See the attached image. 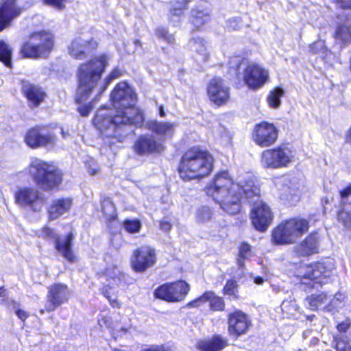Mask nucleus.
I'll return each instance as SVG.
<instances>
[{"mask_svg": "<svg viewBox=\"0 0 351 351\" xmlns=\"http://www.w3.org/2000/svg\"><path fill=\"white\" fill-rule=\"evenodd\" d=\"M116 109L101 108L93 119L95 126L101 134L118 141L132 132L130 125L140 127L144 121L142 112L135 108L136 95L127 83H119L110 96Z\"/></svg>", "mask_w": 351, "mask_h": 351, "instance_id": "f257e3e1", "label": "nucleus"}, {"mask_svg": "<svg viewBox=\"0 0 351 351\" xmlns=\"http://www.w3.org/2000/svg\"><path fill=\"white\" fill-rule=\"evenodd\" d=\"M206 192L230 215H236L240 211L242 199L253 202L261 197L260 189L252 180L234 183L227 171L217 173Z\"/></svg>", "mask_w": 351, "mask_h": 351, "instance_id": "f03ea898", "label": "nucleus"}, {"mask_svg": "<svg viewBox=\"0 0 351 351\" xmlns=\"http://www.w3.org/2000/svg\"><path fill=\"white\" fill-rule=\"evenodd\" d=\"M214 159L207 151L193 147L185 152L181 158L178 172L184 180L202 178L210 173Z\"/></svg>", "mask_w": 351, "mask_h": 351, "instance_id": "7ed1b4c3", "label": "nucleus"}, {"mask_svg": "<svg viewBox=\"0 0 351 351\" xmlns=\"http://www.w3.org/2000/svg\"><path fill=\"white\" fill-rule=\"evenodd\" d=\"M108 65V57L105 55L82 64L77 72L79 86L76 92V102L86 101L92 91L96 88L105 68Z\"/></svg>", "mask_w": 351, "mask_h": 351, "instance_id": "20e7f679", "label": "nucleus"}, {"mask_svg": "<svg viewBox=\"0 0 351 351\" xmlns=\"http://www.w3.org/2000/svg\"><path fill=\"white\" fill-rule=\"evenodd\" d=\"M28 173L43 191H50L62 182V172L54 165L38 158H33L28 166Z\"/></svg>", "mask_w": 351, "mask_h": 351, "instance_id": "39448f33", "label": "nucleus"}, {"mask_svg": "<svg viewBox=\"0 0 351 351\" xmlns=\"http://www.w3.org/2000/svg\"><path fill=\"white\" fill-rule=\"evenodd\" d=\"M308 221L304 219H290L273 230L272 239L277 244L293 243L308 231Z\"/></svg>", "mask_w": 351, "mask_h": 351, "instance_id": "423d86ee", "label": "nucleus"}, {"mask_svg": "<svg viewBox=\"0 0 351 351\" xmlns=\"http://www.w3.org/2000/svg\"><path fill=\"white\" fill-rule=\"evenodd\" d=\"M53 35L47 31L35 32L30 35L28 41L23 45L21 53L28 58H45L52 50Z\"/></svg>", "mask_w": 351, "mask_h": 351, "instance_id": "0eeeda50", "label": "nucleus"}, {"mask_svg": "<svg viewBox=\"0 0 351 351\" xmlns=\"http://www.w3.org/2000/svg\"><path fill=\"white\" fill-rule=\"evenodd\" d=\"M293 152L286 145H280L263 152L261 163L264 168L276 169L286 167L293 159Z\"/></svg>", "mask_w": 351, "mask_h": 351, "instance_id": "6e6552de", "label": "nucleus"}, {"mask_svg": "<svg viewBox=\"0 0 351 351\" xmlns=\"http://www.w3.org/2000/svg\"><path fill=\"white\" fill-rule=\"evenodd\" d=\"M14 197L17 204L34 212L40 211L46 201L44 195L32 187L19 189L15 193Z\"/></svg>", "mask_w": 351, "mask_h": 351, "instance_id": "1a4fd4ad", "label": "nucleus"}, {"mask_svg": "<svg viewBox=\"0 0 351 351\" xmlns=\"http://www.w3.org/2000/svg\"><path fill=\"white\" fill-rule=\"evenodd\" d=\"M25 143L31 148L53 147L57 142V137L45 126L36 125L29 130L25 136Z\"/></svg>", "mask_w": 351, "mask_h": 351, "instance_id": "9d476101", "label": "nucleus"}, {"mask_svg": "<svg viewBox=\"0 0 351 351\" xmlns=\"http://www.w3.org/2000/svg\"><path fill=\"white\" fill-rule=\"evenodd\" d=\"M39 237L47 240L55 241L56 249L68 261L74 262L76 257L72 251V241L73 234L69 233L63 238H60L55 231L48 227H44L39 233Z\"/></svg>", "mask_w": 351, "mask_h": 351, "instance_id": "9b49d317", "label": "nucleus"}, {"mask_svg": "<svg viewBox=\"0 0 351 351\" xmlns=\"http://www.w3.org/2000/svg\"><path fill=\"white\" fill-rule=\"evenodd\" d=\"M190 289L188 283L179 280L173 283L164 284L157 288L154 292L156 298L169 302L182 301Z\"/></svg>", "mask_w": 351, "mask_h": 351, "instance_id": "f8f14e48", "label": "nucleus"}, {"mask_svg": "<svg viewBox=\"0 0 351 351\" xmlns=\"http://www.w3.org/2000/svg\"><path fill=\"white\" fill-rule=\"evenodd\" d=\"M70 296V291L66 285L61 283H55L48 287L47 302L40 313H50L62 304L67 302Z\"/></svg>", "mask_w": 351, "mask_h": 351, "instance_id": "ddd939ff", "label": "nucleus"}, {"mask_svg": "<svg viewBox=\"0 0 351 351\" xmlns=\"http://www.w3.org/2000/svg\"><path fill=\"white\" fill-rule=\"evenodd\" d=\"M248 203L253 204L251 210L252 225L256 230L265 232L271 223L274 217L270 208L262 201H259V199Z\"/></svg>", "mask_w": 351, "mask_h": 351, "instance_id": "4468645a", "label": "nucleus"}, {"mask_svg": "<svg viewBox=\"0 0 351 351\" xmlns=\"http://www.w3.org/2000/svg\"><path fill=\"white\" fill-rule=\"evenodd\" d=\"M156 261V252L149 246H142L133 252L131 265L136 272H144Z\"/></svg>", "mask_w": 351, "mask_h": 351, "instance_id": "2eb2a0df", "label": "nucleus"}, {"mask_svg": "<svg viewBox=\"0 0 351 351\" xmlns=\"http://www.w3.org/2000/svg\"><path fill=\"white\" fill-rule=\"evenodd\" d=\"M278 136V130L274 124L262 122L254 128L252 138L256 145L265 147L274 145Z\"/></svg>", "mask_w": 351, "mask_h": 351, "instance_id": "dca6fc26", "label": "nucleus"}, {"mask_svg": "<svg viewBox=\"0 0 351 351\" xmlns=\"http://www.w3.org/2000/svg\"><path fill=\"white\" fill-rule=\"evenodd\" d=\"M243 77L249 88L256 89L266 83L269 79V73L258 64L249 63L244 69Z\"/></svg>", "mask_w": 351, "mask_h": 351, "instance_id": "f3484780", "label": "nucleus"}, {"mask_svg": "<svg viewBox=\"0 0 351 351\" xmlns=\"http://www.w3.org/2000/svg\"><path fill=\"white\" fill-rule=\"evenodd\" d=\"M334 269L333 264L330 262L316 263L306 267V271L304 274L306 278L313 281L312 287H316L317 285L321 286L326 283L324 279L329 278Z\"/></svg>", "mask_w": 351, "mask_h": 351, "instance_id": "a211bd4d", "label": "nucleus"}, {"mask_svg": "<svg viewBox=\"0 0 351 351\" xmlns=\"http://www.w3.org/2000/svg\"><path fill=\"white\" fill-rule=\"evenodd\" d=\"M228 324L229 335L234 337H238L247 331L251 326V321L243 312L236 311L228 315Z\"/></svg>", "mask_w": 351, "mask_h": 351, "instance_id": "6ab92c4d", "label": "nucleus"}, {"mask_svg": "<svg viewBox=\"0 0 351 351\" xmlns=\"http://www.w3.org/2000/svg\"><path fill=\"white\" fill-rule=\"evenodd\" d=\"M165 149L162 143L157 141L152 134L140 136L134 144V151L138 155L161 153Z\"/></svg>", "mask_w": 351, "mask_h": 351, "instance_id": "aec40b11", "label": "nucleus"}, {"mask_svg": "<svg viewBox=\"0 0 351 351\" xmlns=\"http://www.w3.org/2000/svg\"><path fill=\"white\" fill-rule=\"evenodd\" d=\"M207 91L210 99L218 106L226 103L230 97L229 87L219 77L210 81Z\"/></svg>", "mask_w": 351, "mask_h": 351, "instance_id": "412c9836", "label": "nucleus"}, {"mask_svg": "<svg viewBox=\"0 0 351 351\" xmlns=\"http://www.w3.org/2000/svg\"><path fill=\"white\" fill-rule=\"evenodd\" d=\"M0 32L8 27L11 22L18 17L22 9L16 3V0H0Z\"/></svg>", "mask_w": 351, "mask_h": 351, "instance_id": "4be33fe9", "label": "nucleus"}, {"mask_svg": "<svg viewBox=\"0 0 351 351\" xmlns=\"http://www.w3.org/2000/svg\"><path fill=\"white\" fill-rule=\"evenodd\" d=\"M97 47V43L91 38L86 40L82 37L75 38L69 47V54L76 59H84Z\"/></svg>", "mask_w": 351, "mask_h": 351, "instance_id": "5701e85b", "label": "nucleus"}, {"mask_svg": "<svg viewBox=\"0 0 351 351\" xmlns=\"http://www.w3.org/2000/svg\"><path fill=\"white\" fill-rule=\"evenodd\" d=\"M106 276L110 278L112 280L109 284L104 286L101 290L102 294L105 298H106L111 305L112 306H116L118 305V301L114 298H112V295H110V291L112 289V286H123L125 281V275L121 272L117 267H114L112 269H107Z\"/></svg>", "mask_w": 351, "mask_h": 351, "instance_id": "b1692460", "label": "nucleus"}, {"mask_svg": "<svg viewBox=\"0 0 351 351\" xmlns=\"http://www.w3.org/2000/svg\"><path fill=\"white\" fill-rule=\"evenodd\" d=\"M208 302L210 308L212 311H223L225 308V302L223 300L216 295L213 291H206L198 298L189 302L188 307H198L203 304Z\"/></svg>", "mask_w": 351, "mask_h": 351, "instance_id": "393cba45", "label": "nucleus"}, {"mask_svg": "<svg viewBox=\"0 0 351 351\" xmlns=\"http://www.w3.org/2000/svg\"><path fill=\"white\" fill-rule=\"evenodd\" d=\"M176 126L175 123L156 120H152L146 123L147 128L159 135L162 141L173 136Z\"/></svg>", "mask_w": 351, "mask_h": 351, "instance_id": "a878e982", "label": "nucleus"}, {"mask_svg": "<svg viewBox=\"0 0 351 351\" xmlns=\"http://www.w3.org/2000/svg\"><path fill=\"white\" fill-rule=\"evenodd\" d=\"M22 91L29 102V105L34 108L38 106L45 97V93L41 88L29 82H22Z\"/></svg>", "mask_w": 351, "mask_h": 351, "instance_id": "bb28decb", "label": "nucleus"}, {"mask_svg": "<svg viewBox=\"0 0 351 351\" xmlns=\"http://www.w3.org/2000/svg\"><path fill=\"white\" fill-rule=\"evenodd\" d=\"M319 236L310 234L300 245L295 247V252L302 256H309L318 252Z\"/></svg>", "mask_w": 351, "mask_h": 351, "instance_id": "cd10ccee", "label": "nucleus"}, {"mask_svg": "<svg viewBox=\"0 0 351 351\" xmlns=\"http://www.w3.org/2000/svg\"><path fill=\"white\" fill-rule=\"evenodd\" d=\"M72 205V199L69 197L53 199L49 208V218L54 220L67 213Z\"/></svg>", "mask_w": 351, "mask_h": 351, "instance_id": "c85d7f7f", "label": "nucleus"}, {"mask_svg": "<svg viewBox=\"0 0 351 351\" xmlns=\"http://www.w3.org/2000/svg\"><path fill=\"white\" fill-rule=\"evenodd\" d=\"M189 49L196 53L197 59L199 61H206L208 57L206 43L202 38H192L188 43Z\"/></svg>", "mask_w": 351, "mask_h": 351, "instance_id": "c756f323", "label": "nucleus"}, {"mask_svg": "<svg viewBox=\"0 0 351 351\" xmlns=\"http://www.w3.org/2000/svg\"><path fill=\"white\" fill-rule=\"evenodd\" d=\"M226 345V341L220 337H215L211 339L199 341L197 347L201 351H220Z\"/></svg>", "mask_w": 351, "mask_h": 351, "instance_id": "7c9ffc66", "label": "nucleus"}, {"mask_svg": "<svg viewBox=\"0 0 351 351\" xmlns=\"http://www.w3.org/2000/svg\"><path fill=\"white\" fill-rule=\"evenodd\" d=\"M210 20V10L198 5L191 10V21L194 26L200 27Z\"/></svg>", "mask_w": 351, "mask_h": 351, "instance_id": "2f4dec72", "label": "nucleus"}, {"mask_svg": "<svg viewBox=\"0 0 351 351\" xmlns=\"http://www.w3.org/2000/svg\"><path fill=\"white\" fill-rule=\"evenodd\" d=\"M335 38L343 44L351 41V19L346 21L337 27Z\"/></svg>", "mask_w": 351, "mask_h": 351, "instance_id": "473e14b6", "label": "nucleus"}, {"mask_svg": "<svg viewBox=\"0 0 351 351\" xmlns=\"http://www.w3.org/2000/svg\"><path fill=\"white\" fill-rule=\"evenodd\" d=\"M327 300L325 293L312 294L305 299V306L311 311H317Z\"/></svg>", "mask_w": 351, "mask_h": 351, "instance_id": "72a5a7b5", "label": "nucleus"}, {"mask_svg": "<svg viewBox=\"0 0 351 351\" xmlns=\"http://www.w3.org/2000/svg\"><path fill=\"white\" fill-rule=\"evenodd\" d=\"M187 1L186 0H176L173 2L172 8L170 10V20L173 23H177L180 17L183 14V10L186 8Z\"/></svg>", "mask_w": 351, "mask_h": 351, "instance_id": "f704fd0d", "label": "nucleus"}, {"mask_svg": "<svg viewBox=\"0 0 351 351\" xmlns=\"http://www.w3.org/2000/svg\"><path fill=\"white\" fill-rule=\"evenodd\" d=\"M337 220L346 228L351 230V204L342 206L337 213Z\"/></svg>", "mask_w": 351, "mask_h": 351, "instance_id": "c9c22d12", "label": "nucleus"}, {"mask_svg": "<svg viewBox=\"0 0 351 351\" xmlns=\"http://www.w3.org/2000/svg\"><path fill=\"white\" fill-rule=\"evenodd\" d=\"M12 49L3 40H0V61L9 67L12 64Z\"/></svg>", "mask_w": 351, "mask_h": 351, "instance_id": "e433bc0d", "label": "nucleus"}, {"mask_svg": "<svg viewBox=\"0 0 351 351\" xmlns=\"http://www.w3.org/2000/svg\"><path fill=\"white\" fill-rule=\"evenodd\" d=\"M284 95V90L281 88H276L271 90L267 97V102L272 108H278L281 104L280 97Z\"/></svg>", "mask_w": 351, "mask_h": 351, "instance_id": "4c0bfd02", "label": "nucleus"}, {"mask_svg": "<svg viewBox=\"0 0 351 351\" xmlns=\"http://www.w3.org/2000/svg\"><path fill=\"white\" fill-rule=\"evenodd\" d=\"M101 209L103 213L109 219H114L116 215V210L114 204L109 198L104 199L101 202Z\"/></svg>", "mask_w": 351, "mask_h": 351, "instance_id": "58836bf2", "label": "nucleus"}, {"mask_svg": "<svg viewBox=\"0 0 351 351\" xmlns=\"http://www.w3.org/2000/svg\"><path fill=\"white\" fill-rule=\"evenodd\" d=\"M123 73V71L122 69L119 68L114 69L105 79L102 86L99 88V95L101 94L114 80L118 79L122 76Z\"/></svg>", "mask_w": 351, "mask_h": 351, "instance_id": "ea45409f", "label": "nucleus"}, {"mask_svg": "<svg viewBox=\"0 0 351 351\" xmlns=\"http://www.w3.org/2000/svg\"><path fill=\"white\" fill-rule=\"evenodd\" d=\"M332 344L337 351H351V346L348 341V338L343 335L335 336Z\"/></svg>", "mask_w": 351, "mask_h": 351, "instance_id": "a19ab883", "label": "nucleus"}, {"mask_svg": "<svg viewBox=\"0 0 351 351\" xmlns=\"http://www.w3.org/2000/svg\"><path fill=\"white\" fill-rule=\"evenodd\" d=\"M212 217V212L209 207L202 206L196 212V219L199 223H204L209 221Z\"/></svg>", "mask_w": 351, "mask_h": 351, "instance_id": "79ce46f5", "label": "nucleus"}, {"mask_svg": "<svg viewBox=\"0 0 351 351\" xmlns=\"http://www.w3.org/2000/svg\"><path fill=\"white\" fill-rule=\"evenodd\" d=\"M123 228L129 233H137L141 228V223L138 219H125L123 221Z\"/></svg>", "mask_w": 351, "mask_h": 351, "instance_id": "37998d69", "label": "nucleus"}, {"mask_svg": "<svg viewBox=\"0 0 351 351\" xmlns=\"http://www.w3.org/2000/svg\"><path fill=\"white\" fill-rule=\"evenodd\" d=\"M281 309L282 311L289 315H292L295 312L299 311L300 306L296 304L294 300H285L281 304Z\"/></svg>", "mask_w": 351, "mask_h": 351, "instance_id": "c03bdc74", "label": "nucleus"}, {"mask_svg": "<svg viewBox=\"0 0 351 351\" xmlns=\"http://www.w3.org/2000/svg\"><path fill=\"white\" fill-rule=\"evenodd\" d=\"M344 296L341 293H337L330 303L325 306L324 309L328 312H332L337 309L343 301Z\"/></svg>", "mask_w": 351, "mask_h": 351, "instance_id": "a18cd8bd", "label": "nucleus"}, {"mask_svg": "<svg viewBox=\"0 0 351 351\" xmlns=\"http://www.w3.org/2000/svg\"><path fill=\"white\" fill-rule=\"evenodd\" d=\"M156 36L163 40L164 41L173 44L175 41L173 36L168 32V31L163 27H158L156 29Z\"/></svg>", "mask_w": 351, "mask_h": 351, "instance_id": "49530a36", "label": "nucleus"}, {"mask_svg": "<svg viewBox=\"0 0 351 351\" xmlns=\"http://www.w3.org/2000/svg\"><path fill=\"white\" fill-rule=\"evenodd\" d=\"M280 198L290 204H293L299 201L298 195L292 193L289 188L285 189V192L280 194Z\"/></svg>", "mask_w": 351, "mask_h": 351, "instance_id": "de8ad7c7", "label": "nucleus"}, {"mask_svg": "<svg viewBox=\"0 0 351 351\" xmlns=\"http://www.w3.org/2000/svg\"><path fill=\"white\" fill-rule=\"evenodd\" d=\"M237 283L234 280H228L226 282V284L223 288V293L226 295L234 296V298H237Z\"/></svg>", "mask_w": 351, "mask_h": 351, "instance_id": "09e8293b", "label": "nucleus"}, {"mask_svg": "<svg viewBox=\"0 0 351 351\" xmlns=\"http://www.w3.org/2000/svg\"><path fill=\"white\" fill-rule=\"evenodd\" d=\"M45 5L53 8L57 10H62L65 8V3L69 0H42Z\"/></svg>", "mask_w": 351, "mask_h": 351, "instance_id": "8fccbe9b", "label": "nucleus"}, {"mask_svg": "<svg viewBox=\"0 0 351 351\" xmlns=\"http://www.w3.org/2000/svg\"><path fill=\"white\" fill-rule=\"evenodd\" d=\"M11 303L12 306V310L14 311L15 314L21 321L24 322L29 317V313L27 311L20 308V304L16 303L15 301L12 300Z\"/></svg>", "mask_w": 351, "mask_h": 351, "instance_id": "3c124183", "label": "nucleus"}, {"mask_svg": "<svg viewBox=\"0 0 351 351\" xmlns=\"http://www.w3.org/2000/svg\"><path fill=\"white\" fill-rule=\"evenodd\" d=\"M309 48L312 53H324L325 51V42L322 40H317L311 45Z\"/></svg>", "mask_w": 351, "mask_h": 351, "instance_id": "603ef678", "label": "nucleus"}, {"mask_svg": "<svg viewBox=\"0 0 351 351\" xmlns=\"http://www.w3.org/2000/svg\"><path fill=\"white\" fill-rule=\"evenodd\" d=\"M96 99H97V98H95L91 102H90L87 104H84V105L80 106L77 107V111L79 112V113L80 114L81 116H82V117L88 116L90 112L93 109V106L92 103L93 101H95Z\"/></svg>", "mask_w": 351, "mask_h": 351, "instance_id": "864d4df0", "label": "nucleus"}, {"mask_svg": "<svg viewBox=\"0 0 351 351\" xmlns=\"http://www.w3.org/2000/svg\"><path fill=\"white\" fill-rule=\"evenodd\" d=\"M226 26L229 29L235 30L241 27V19L239 17H233L228 19L226 22Z\"/></svg>", "mask_w": 351, "mask_h": 351, "instance_id": "5fc2aeb1", "label": "nucleus"}, {"mask_svg": "<svg viewBox=\"0 0 351 351\" xmlns=\"http://www.w3.org/2000/svg\"><path fill=\"white\" fill-rule=\"evenodd\" d=\"M250 245L247 243H243L239 247V256L243 258H247L250 256Z\"/></svg>", "mask_w": 351, "mask_h": 351, "instance_id": "6e6d98bb", "label": "nucleus"}, {"mask_svg": "<svg viewBox=\"0 0 351 351\" xmlns=\"http://www.w3.org/2000/svg\"><path fill=\"white\" fill-rule=\"evenodd\" d=\"M111 243L116 248L119 249L123 244V241L120 234H114L111 237Z\"/></svg>", "mask_w": 351, "mask_h": 351, "instance_id": "4d7b16f0", "label": "nucleus"}, {"mask_svg": "<svg viewBox=\"0 0 351 351\" xmlns=\"http://www.w3.org/2000/svg\"><path fill=\"white\" fill-rule=\"evenodd\" d=\"M351 195V186H348L340 191L342 206L348 204L346 203L347 199Z\"/></svg>", "mask_w": 351, "mask_h": 351, "instance_id": "13d9d810", "label": "nucleus"}, {"mask_svg": "<svg viewBox=\"0 0 351 351\" xmlns=\"http://www.w3.org/2000/svg\"><path fill=\"white\" fill-rule=\"evenodd\" d=\"M337 8L351 9V0H334Z\"/></svg>", "mask_w": 351, "mask_h": 351, "instance_id": "bf43d9fd", "label": "nucleus"}, {"mask_svg": "<svg viewBox=\"0 0 351 351\" xmlns=\"http://www.w3.org/2000/svg\"><path fill=\"white\" fill-rule=\"evenodd\" d=\"M160 227L162 230L169 232L171 229L172 226L168 221L162 220L160 223Z\"/></svg>", "mask_w": 351, "mask_h": 351, "instance_id": "052dcab7", "label": "nucleus"}, {"mask_svg": "<svg viewBox=\"0 0 351 351\" xmlns=\"http://www.w3.org/2000/svg\"><path fill=\"white\" fill-rule=\"evenodd\" d=\"M337 328L339 332H346L349 328V324L346 322H342L339 324Z\"/></svg>", "mask_w": 351, "mask_h": 351, "instance_id": "680f3d73", "label": "nucleus"}, {"mask_svg": "<svg viewBox=\"0 0 351 351\" xmlns=\"http://www.w3.org/2000/svg\"><path fill=\"white\" fill-rule=\"evenodd\" d=\"M302 283L304 284V285H309V286L312 288H313L312 287V284H313V281H311L310 279L308 278H306L305 276H304V279H302ZM319 285H317V287L315 288H317Z\"/></svg>", "mask_w": 351, "mask_h": 351, "instance_id": "e2e57ef3", "label": "nucleus"}, {"mask_svg": "<svg viewBox=\"0 0 351 351\" xmlns=\"http://www.w3.org/2000/svg\"><path fill=\"white\" fill-rule=\"evenodd\" d=\"M319 340L317 337H313L311 339L310 346H315L319 343Z\"/></svg>", "mask_w": 351, "mask_h": 351, "instance_id": "0e129e2a", "label": "nucleus"}, {"mask_svg": "<svg viewBox=\"0 0 351 351\" xmlns=\"http://www.w3.org/2000/svg\"><path fill=\"white\" fill-rule=\"evenodd\" d=\"M61 134L64 139H66L68 136H70V134L68 132L64 131V129H61Z\"/></svg>", "mask_w": 351, "mask_h": 351, "instance_id": "69168bd1", "label": "nucleus"}, {"mask_svg": "<svg viewBox=\"0 0 351 351\" xmlns=\"http://www.w3.org/2000/svg\"><path fill=\"white\" fill-rule=\"evenodd\" d=\"M254 282L257 285H261L263 282V279L261 277H256L254 279Z\"/></svg>", "mask_w": 351, "mask_h": 351, "instance_id": "338daca9", "label": "nucleus"}, {"mask_svg": "<svg viewBox=\"0 0 351 351\" xmlns=\"http://www.w3.org/2000/svg\"><path fill=\"white\" fill-rule=\"evenodd\" d=\"M159 114L161 117H164L165 116V112L162 106H159Z\"/></svg>", "mask_w": 351, "mask_h": 351, "instance_id": "774afa93", "label": "nucleus"}]
</instances>
